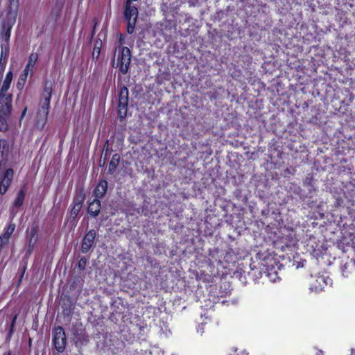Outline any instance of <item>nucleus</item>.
I'll list each match as a JSON object with an SVG mask.
<instances>
[{"mask_svg":"<svg viewBox=\"0 0 355 355\" xmlns=\"http://www.w3.org/2000/svg\"><path fill=\"white\" fill-rule=\"evenodd\" d=\"M124 18L128 23L127 31L132 34L134 32L136 21L138 17V9L133 5L132 0H126L124 6Z\"/></svg>","mask_w":355,"mask_h":355,"instance_id":"obj_1","label":"nucleus"},{"mask_svg":"<svg viewBox=\"0 0 355 355\" xmlns=\"http://www.w3.org/2000/svg\"><path fill=\"white\" fill-rule=\"evenodd\" d=\"M12 95L0 96V130H6V119L12 111Z\"/></svg>","mask_w":355,"mask_h":355,"instance_id":"obj_2","label":"nucleus"},{"mask_svg":"<svg viewBox=\"0 0 355 355\" xmlns=\"http://www.w3.org/2000/svg\"><path fill=\"white\" fill-rule=\"evenodd\" d=\"M131 62V52L129 48L123 46L119 49L117 67L123 74H126Z\"/></svg>","mask_w":355,"mask_h":355,"instance_id":"obj_3","label":"nucleus"},{"mask_svg":"<svg viewBox=\"0 0 355 355\" xmlns=\"http://www.w3.org/2000/svg\"><path fill=\"white\" fill-rule=\"evenodd\" d=\"M50 105L40 103V107L36 112L34 124L37 129L42 130L46 125L49 112Z\"/></svg>","mask_w":355,"mask_h":355,"instance_id":"obj_4","label":"nucleus"},{"mask_svg":"<svg viewBox=\"0 0 355 355\" xmlns=\"http://www.w3.org/2000/svg\"><path fill=\"white\" fill-rule=\"evenodd\" d=\"M53 343L56 349L62 352L64 350L67 343L65 332L62 327H57L53 330Z\"/></svg>","mask_w":355,"mask_h":355,"instance_id":"obj_5","label":"nucleus"},{"mask_svg":"<svg viewBox=\"0 0 355 355\" xmlns=\"http://www.w3.org/2000/svg\"><path fill=\"white\" fill-rule=\"evenodd\" d=\"M128 89L126 87H123L121 89L119 97V115L120 118H124L126 116L128 104Z\"/></svg>","mask_w":355,"mask_h":355,"instance_id":"obj_6","label":"nucleus"},{"mask_svg":"<svg viewBox=\"0 0 355 355\" xmlns=\"http://www.w3.org/2000/svg\"><path fill=\"white\" fill-rule=\"evenodd\" d=\"M14 176V171L12 168H8L2 178L0 180V193L4 194L11 185Z\"/></svg>","mask_w":355,"mask_h":355,"instance_id":"obj_7","label":"nucleus"},{"mask_svg":"<svg viewBox=\"0 0 355 355\" xmlns=\"http://www.w3.org/2000/svg\"><path fill=\"white\" fill-rule=\"evenodd\" d=\"M331 279L326 276H318L315 280V283H313L310 287V289L315 293H320L322 291L325 286L331 283Z\"/></svg>","mask_w":355,"mask_h":355,"instance_id":"obj_8","label":"nucleus"},{"mask_svg":"<svg viewBox=\"0 0 355 355\" xmlns=\"http://www.w3.org/2000/svg\"><path fill=\"white\" fill-rule=\"evenodd\" d=\"M53 82L51 80H46L44 84V89L40 100L41 103L50 105L51 98V94L53 89Z\"/></svg>","mask_w":355,"mask_h":355,"instance_id":"obj_9","label":"nucleus"},{"mask_svg":"<svg viewBox=\"0 0 355 355\" xmlns=\"http://www.w3.org/2000/svg\"><path fill=\"white\" fill-rule=\"evenodd\" d=\"M96 231H89L83 238L81 250L83 253H87L94 244L96 237Z\"/></svg>","mask_w":355,"mask_h":355,"instance_id":"obj_10","label":"nucleus"},{"mask_svg":"<svg viewBox=\"0 0 355 355\" xmlns=\"http://www.w3.org/2000/svg\"><path fill=\"white\" fill-rule=\"evenodd\" d=\"M15 17L12 18L7 17V20L6 22L3 23V25L2 37L4 40L3 43L8 42L9 44L11 29L12 28V26L15 24Z\"/></svg>","mask_w":355,"mask_h":355,"instance_id":"obj_11","label":"nucleus"},{"mask_svg":"<svg viewBox=\"0 0 355 355\" xmlns=\"http://www.w3.org/2000/svg\"><path fill=\"white\" fill-rule=\"evenodd\" d=\"M13 74L12 71H9L5 77L4 80L2 83V85L0 88V96H6V95H12L8 90L10 87V84L12 80Z\"/></svg>","mask_w":355,"mask_h":355,"instance_id":"obj_12","label":"nucleus"},{"mask_svg":"<svg viewBox=\"0 0 355 355\" xmlns=\"http://www.w3.org/2000/svg\"><path fill=\"white\" fill-rule=\"evenodd\" d=\"M26 192L27 187L26 185H23L18 191L17 196L13 202V208H19L22 206Z\"/></svg>","mask_w":355,"mask_h":355,"instance_id":"obj_13","label":"nucleus"},{"mask_svg":"<svg viewBox=\"0 0 355 355\" xmlns=\"http://www.w3.org/2000/svg\"><path fill=\"white\" fill-rule=\"evenodd\" d=\"M107 189V182L101 180L94 190V195L96 198H101L104 196Z\"/></svg>","mask_w":355,"mask_h":355,"instance_id":"obj_14","label":"nucleus"},{"mask_svg":"<svg viewBox=\"0 0 355 355\" xmlns=\"http://www.w3.org/2000/svg\"><path fill=\"white\" fill-rule=\"evenodd\" d=\"M100 209L101 202L98 198H96L89 203L88 207V213L93 216H96L98 215Z\"/></svg>","mask_w":355,"mask_h":355,"instance_id":"obj_15","label":"nucleus"},{"mask_svg":"<svg viewBox=\"0 0 355 355\" xmlns=\"http://www.w3.org/2000/svg\"><path fill=\"white\" fill-rule=\"evenodd\" d=\"M73 339L76 345L78 347H81L82 346L85 345L89 341L85 331H84L83 333L78 334V336L75 338H73Z\"/></svg>","mask_w":355,"mask_h":355,"instance_id":"obj_16","label":"nucleus"},{"mask_svg":"<svg viewBox=\"0 0 355 355\" xmlns=\"http://www.w3.org/2000/svg\"><path fill=\"white\" fill-rule=\"evenodd\" d=\"M38 59V54L37 53H32L28 58V63L26 65L24 71L29 73V71H33V69L35 62Z\"/></svg>","mask_w":355,"mask_h":355,"instance_id":"obj_17","label":"nucleus"},{"mask_svg":"<svg viewBox=\"0 0 355 355\" xmlns=\"http://www.w3.org/2000/svg\"><path fill=\"white\" fill-rule=\"evenodd\" d=\"M119 155L117 154L114 155L112 160L110 161V162L109 164V166H108V172L110 174H112L115 171V170L119 164Z\"/></svg>","mask_w":355,"mask_h":355,"instance_id":"obj_18","label":"nucleus"},{"mask_svg":"<svg viewBox=\"0 0 355 355\" xmlns=\"http://www.w3.org/2000/svg\"><path fill=\"white\" fill-rule=\"evenodd\" d=\"M28 72L25 71H22L17 83V87L18 89L21 90L24 88L28 78Z\"/></svg>","mask_w":355,"mask_h":355,"instance_id":"obj_19","label":"nucleus"},{"mask_svg":"<svg viewBox=\"0 0 355 355\" xmlns=\"http://www.w3.org/2000/svg\"><path fill=\"white\" fill-rule=\"evenodd\" d=\"M1 49L0 59H5L7 61L9 55V44L8 42L1 43Z\"/></svg>","mask_w":355,"mask_h":355,"instance_id":"obj_20","label":"nucleus"},{"mask_svg":"<svg viewBox=\"0 0 355 355\" xmlns=\"http://www.w3.org/2000/svg\"><path fill=\"white\" fill-rule=\"evenodd\" d=\"M71 331L73 334V338H75L78 336V334L83 333L85 329H83L82 324L76 323L73 324Z\"/></svg>","mask_w":355,"mask_h":355,"instance_id":"obj_21","label":"nucleus"},{"mask_svg":"<svg viewBox=\"0 0 355 355\" xmlns=\"http://www.w3.org/2000/svg\"><path fill=\"white\" fill-rule=\"evenodd\" d=\"M8 145L6 140L1 139L0 140V155L3 157L4 155H7L8 153Z\"/></svg>","mask_w":355,"mask_h":355,"instance_id":"obj_22","label":"nucleus"},{"mask_svg":"<svg viewBox=\"0 0 355 355\" xmlns=\"http://www.w3.org/2000/svg\"><path fill=\"white\" fill-rule=\"evenodd\" d=\"M81 205L80 204L73 205L70 211V216L73 220H75L81 209Z\"/></svg>","mask_w":355,"mask_h":355,"instance_id":"obj_23","label":"nucleus"},{"mask_svg":"<svg viewBox=\"0 0 355 355\" xmlns=\"http://www.w3.org/2000/svg\"><path fill=\"white\" fill-rule=\"evenodd\" d=\"M15 229V224H10L7 229L6 230L5 232L3 234V238L6 240L9 239L12 234L14 232Z\"/></svg>","mask_w":355,"mask_h":355,"instance_id":"obj_24","label":"nucleus"},{"mask_svg":"<svg viewBox=\"0 0 355 355\" xmlns=\"http://www.w3.org/2000/svg\"><path fill=\"white\" fill-rule=\"evenodd\" d=\"M6 64L7 61L5 60V59H0V78L2 77L4 72Z\"/></svg>","mask_w":355,"mask_h":355,"instance_id":"obj_25","label":"nucleus"},{"mask_svg":"<svg viewBox=\"0 0 355 355\" xmlns=\"http://www.w3.org/2000/svg\"><path fill=\"white\" fill-rule=\"evenodd\" d=\"M87 260L86 258H81L78 261V268L80 270H83L87 265Z\"/></svg>","mask_w":355,"mask_h":355,"instance_id":"obj_26","label":"nucleus"},{"mask_svg":"<svg viewBox=\"0 0 355 355\" xmlns=\"http://www.w3.org/2000/svg\"><path fill=\"white\" fill-rule=\"evenodd\" d=\"M313 178L311 177H307L304 181V185L311 188L313 187Z\"/></svg>","mask_w":355,"mask_h":355,"instance_id":"obj_27","label":"nucleus"},{"mask_svg":"<svg viewBox=\"0 0 355 355\" xmlns=\"http://www.w3.org/2000/svg\"><path fill=\"white\" fill-rule=\"evenodd\" d=\"M83 200H84V198H83L81 196L76 197L73 199V205L80 204V205H81V207H82Z\"/></svg>","mask_w":355,"mask_h":355,"instance_id":"obj_28","label":"nucleus"},{"mask_svg":"<svg viewBox=\"0 0 355 355\" xmlns=\"http://www.w3.org/2000/svg\"><path fill=\"white\" fill-rule=\"evenodd\" d=\"M36 232H37V231H36V230L35 228L31 230V233H30L31 236V238L30 239V243L32 242V239L35 236Z\"/></svg>","mask_w":355,"mask_h":355,"instance_id":"obj_29","label":"nucleus"},{"mask_svg":"<svg viewBox=\"0 0 355 355\" xmlns=\"http://www.w3.org/2000/svg\"><path fill=\"white\" fill-rule=\"evenodd\" d=\"M27 110H28L27 107H26L24 109L22 113H21V119H22V118H24L25 116V115L26 114V112H27Z\"/></svg>","mask_w":355,"mask_h":355,"instance_id":"obj_30","label":"nucleus"},{"mask_svg":"<svg viewBox=\"0 0 355 355\" xmlns=\"http://www.w3.org/2000/svg\"><path fill=\"white\" fill-rule=\"evenodd\" d=\"M16 319H17V316L15 315V316L14 317L13 320H12V322L11 330L12 329V327H13V325H14V324H15V322Z\"/></svg>","mask_w":355,"mask_h":355,"instance_id":"obj_31","label":"nucleus"},{"mask_svg":"<svg viewBox=\"0 0 355 355\" xmlns=\"http://www.w3.org/2000/svg\"><path fill=\"white\" fill-rule=\"evenodd\" d=\"M198 332H200V334H202L203 333V329H202V328L201 327H198Z\"/></svg>","mask_w":355,"mask_h":355,"instance_id":"obj_32","label":"nucleus"},{"mask_svg":"<svg viewBox=\"0 0 355 355\" xmlns=\"http://www.w3.org/2000/svg\"><path fill=\"white\" fill-rule=\"evenodd\" d=\"M350 355H355V349H352Z\"/></svg>","mask_w":355,"mask_h":355,"instance_id":"obj_33","label":"nucleus"},{"mask_svg":"<svg viewBox=\"0 0 355 355\" xmlns=\"http://www.w3.org/2000/svg\"><path fill=\"white\" fill-rule=\"evenodd\" d=\"M242 355H248V353H246L245 351L242 352Z\"/></svg>","mask_w":355,"mask_h":355,"instance_id":"obj_34","label":"nucleus"},{"mask_svg":"<svg viewBox=\"0 0 355 355\" xmlns=\"http://www.w3.org/2000/svg\"><path fill=\"white\" fill-rule=\"evenodd\" d=\"M317 355H322V352H318L317 353Z\"/></svg>","mask_w":355,"mask_h":355,"instance_id":"obj_35","label":"nucleus"},{"mask_svg":"<svg viewBox=\"0 0 355 355\" xmlns=\"http://www.w3.org/2000/svg\"><path fill=\"white\" fill-rule=\"evenodd\" d=\"M4 355H10V352L5 353Z\"/></svg>","mask_w":355,"mask_h":355,"instance_id":"obj_36","label":"nucleus"}]
</instances>
